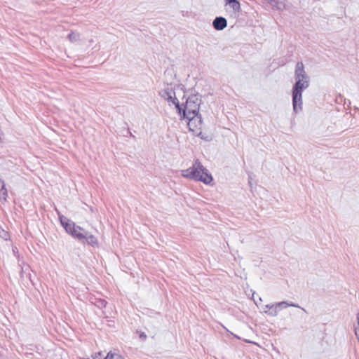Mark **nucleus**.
<instances>
[{
  "label": "nucleus",
  "instance_id": "1",
  "mask_svg": "<svg viewBox=\"0 0 359 359\" xmlns=\"http://www.w3.org/2000/svg\"><path fill=\"white\" fill-rule=\"evenodd\" d=\"M60 222L66 231L75 238L83 241L92 246H96L98 244L97 238L93 234L89 233L84 229L76 226L75 223L66 218H60Z\"/></svg>",
  "mask_w": 359,
  "mask_h": 359
},
{
  "label": "nucleus",
  "instance_id": "2",
  "mask_svg": "<svg viewBox=\"0 0 359 359\" xmlns=\"http://www.w3.org/2000/svg\"><path fill=\"white\" fill-rule=\"evenodd\" d=\"M182 175L185 178L202 182L205 184H210L213 180L212 176L198 160L193 163L191 167L182 170Z\"/></svg>",
  "mask_w": 359,
  "mask_h": 359
},
{
  "label": "nucleus",
  "instance_id": "3",
  "mask_svg": "<svg viewBox=\"0 0 359 359\" xmlns=\"http://www.w3.org/2000/svg\"><path fill=\"white\" fill-rule=\"evenodd\" d=\"M296 80L292 92V102L294 111L297 110L298 107L301 109L302 91L309 86L307 78L296 79Z\"/></svg>",
  "mask_w": 359,
  "mask_h": 359
},
{
  "label": "nucleus",
  "instance_id": "4",
  "mask_svg": "<svg viewBox=\"0 0 359 359\" xmlns=\"http://www.w3.org/2000/svg\"><path fill=\"white\" fill-rule=\"evenodd\" d=\"M188 127L189 130L195 135L200 136L202 134L203 123L201 116H194L188 118Z\"/></svg>",
  "mask_w": 359,
  "mask_h": 359
},
{
  "label": "nucleus",
  "instance_id": "5",
  "mask_svg": "<svg viewBox=\"0 0 359 359\" xmlns=\"http://www.w3.org/2000/svg\"><path fill=\"white\" fill-rule=\"evenodd\" d=\"M199 105L195 102H192L190 99L187 100L183 109V116L187 118L194 117L198 115Z\"/></svg>",
  "mask_w": 359,
  "mask_h": 359
},
{
  "label": "nucleus",
  "instance_id": "6",
  "mask_svg": "<svg viewBox=\"0 0 359 359\" xmlns=\"http://www.w3.org/2000/svg\"><path fill=\"white\" fill-rule=\"evenodd\" d=\"M227 25L226 20L222 17H217L213 21V27L217 30H222Z\"/></svg>",
  "mask_w": 359,
  "mask_h": 359
},
{
  "label": "nucleus",
  "instance_id": "7",
  "mask_svg": "<svg viewBox=\"0 0 359 359\" xmlns=\"http://www.w3.org/2000/svg\"><path fill=\"white\" fill-rule=\"evenodd\" d=\"M296 79L307 78L305 74L304 67L302 62H297L295 69Z\"/></svg>",
  "mask_w": 359,
  "mask_h": 359
},
{
  "label": "nucleus",
  "instance_id": "8",
  "mask_svg": "<svg viewBox=\"0 0 359 359\" xmlns=\"http://www.w3.org/2000/svg\"><path fill=\"white\" fill-rule=\"evenodd\" d=\"M8 191L5 187V184L3 180L0 179V199L6 202L7 200Z\"/></svg>",
  "mask_w": 359,
  "mask_h": 359
},
{
  "label": "nucleus",
  "instance_id": "9",
  "mask_svg": "<svg viewBox=\"0 0 359 359\" xmlns=\"http://www.w3.org/2000/svg\"><path fill=\"white\" fill-rule=\"evenodd\" d=\"M105 359H126V358L123 355H122L118 351H110L106 355Z\"/></svg>",
  "mask_w": 359,
  "mask_h": 359
},
{
  "label": "nucleus",
  "instance_id": "10",
  "mask_svg": "<svg viewBox=\"0 0 359 359\" xmlns=\"http://www.w3.org/2000/svg\"><path fill=\"white\" fill-rule=\"evenodd\" d=\"M226 4L229 5L236 12L241 10V4L238 0H226Z\"/></svg>",
  "mask_w": 359,
  "mask_h": 359
},
{
  "label": "nucleus",
  "instance_id": "11",
  "mask_svg": "<svg viewBox=\"0 0 359 359\" xmlns=\"http://www.w3.org/2000/svg\"><path fill=\"white\" fill-rule=\"evenodd\" d=\"M68 37H69V40H71V41L76 40V35L73 32L70 33L69 34Z\"/></svg>",
  "mask_w": 359,
  "mask_h": 359
},
{
  "label": "nucleus",
  "instance_id": "12",
  "mask_svg": "<svg viewBox=\"0 0 359 359\" xmlns=\"http://www.w3.org/2000/svg\"><path fill=\"white\" fill-rule=\"evenodd\" d=\"M177 108L179 109V111H181V109L180 108V106L178 104H176Z\"/></svg>",
  "mask_w": 359,
  "mask_h": 359
}]
</instances>
